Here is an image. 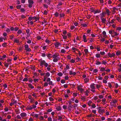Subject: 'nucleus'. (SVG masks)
Returning a JSON list of instances; mask_svg holds the SVG:
<instances>
[{"instance_id":"1","label":"nucleus","mask_w":121,"mask_h":121,"mask_svg":"<svg viewBox=\"0 0 121 121\" xmlns=\"http://www.w3.org/2000/svg\"><path fill=\"white\" fill-rule=\"evenodd\" d=\"M117 102V100L116 99H114L110 102L111 106L112 107H115L116 106V103Z\"/></svg>"},{"instance_id":"2","label":"nucleus","mask_w":121,"mask_h":121,"mask_svg":"<svg viewBox=\"0 0 121 121\" xmlns=\"http://www.w3.org/2000/svg\"><path fill=\"white\" fill-rule=\"evenodd\" d=\"M43 65H44L45 67H47L48 64L44 60H42L40 62V65L42 66Z\"/></svg>"},{"instance_id":"3","label":"nucleus","mask_w":121,"mask_h":121,"mask_svg":"<svg viewBox=\"0 0 121 121\" xmlns=\"http://www.w3.org/2000/svg\"><path fill=\"white\" fill-rule=\"evenodd\" d=\"M28 2L29 4L28 6V7L30 8H31L32 6V5L33 4V1L31 0H28Z\"/></svg>"},{"instance_id":"4","label":"nucleus","mask_w":121,"mask_h":121,"mask_svg":"<svg viewBox=\"0 0 121 121\" xmlns=\"http://www.w3.org/2000/svg\"><path fill=\"white\" fill-rule=\"evenodd\" d=\"M24 47L25 48V50L27 52H30L31 51L30 49L29 48L28 46V45L26 44L24 46Z\"/></svg>"},{"instance_id":"5","label":"nucleus","mask_w":121,"mask_h":121,"mask_svg":"<svg viewBox=\"0 0 121 121\" xmlns=\"http://www.w3.org/2000/svg\"><path fill=\"white\" fill-rule=\"evenodd\" d=\"M17 103V101L14 99L12 100V102L10 103V105L12 106L14 104H16Z\"/></svg>"},{"instance_id":"6","label":"nucleus","mask_w":121,"mask_h":121,"mask_svg":"<svg viewBox=\"0 0 121 121\" xmlns=\"http://www.w3.org/2000/svg\"><path fill=\"white\" fill-rule=\"evenodd\" d=\"M73 107V105H69L68 107V109L69 111H71V108H72Z\"/></svg>"},{"instance_id":"7","label":"nucleus","mask_w":121,"mask_h":121,"mask_svg":"<svg viewBox=\"0 0 121 121\" xmlns=\"http://www.w3.org/2000/svg\"><path fill=\"white\" fill-rule=\"evenodd\" d=\"M101 20V22L102 23L105 24L106 22V20L103 17H101L100 18Z\"/></svg>"},{"instance_id":"8","label":"nucleus","mask_w":121,"mask_h":121,"mask_svg":"<svg viewBox=\"0 0 121 121\" xmlns=\"http://www.w3.org/2000/svg\"><path fill=\"white\" fill-rule=\"evenodd\" d=\"M104 110L103 109H99L98 112L100 114H101L103 112H104Z\"/></svg>"},{"instance_id":"9","label":"nucleus","mask_w":121,"mask_h":121,"mask_svg":"<svg viewBox=\"0 0 121 121\" xmlns=\"http://www.w3.org/2000/svg\"><path fill=\"white\" fill-rule=\"evenodd\" d=\"M59 56V55L58 53H56L52 55V57L53 58H56L57 57Z\"/></svg>"},{"instance_id":"10","label":"nucleus","mask_w":121,"mask_h":121,"mask_svg":"<svg viewBox=\"0 0 121 121\" xmlns=\"http://www.w3.org/2000/svg\"><path fill=\"white\" fill-rule=\"evenodd\" d=\"M60 43L58 42H56L54 43V45L56 48H58Z\"/></svg>"},{"instance_id":"11","label":"nucleus","mask_w":121,"mask_h":121,"mask_svg":"<svg viewBox=\"0 0 121 121\" xmlns=\"http://www.w3.org/2000/svg\"><path fill=\"white\" fill-rule=\"evenodd\" d=\"M27 115L26 114L25 112H22L21 113L20 115L22 117H23L26 116Z\"/></svg>"},{"instance_id":"12","label":"nucleus","mask_w":121,"mask_h":121,"mask_svg":"<svg viewBox=\"0 0 121 121\" xmlns=\"http://www.w3.org/2000/svg\"><path fill=\"white\" fill-rule=\"evenodd\" d=\"M95 84L94 83H92L90 85L91 88L92 89H95Z\"/></svg>"},{"instance_id":"13","label":"nucleus","mask_w":121,"mask_h":121,"mask_svg":"<svg viewBox=\"0 0 121 121\" xmlns=\"http://www.w3.org/2000/svg\"><path fill=\"white\" fill-rule=\"evenodd\" d=\"M83 41L84 42H87V40H86V35H84L83 36Z\"/></svg>"},{"instance_id":"14","label":"nucleus","mask_w":121,"mask_h":121,"mask_svg":"<svg viewBox=\"0 0 121 121\" xmlns=\"http://www.w3.org/2000/svg\"><path fill=\"white\" fill-rule=\"evenodd\" d=\"M78 90L80 91L81 92H82L83 91V89L80 87L78 86Z\"/></svg>"},{"instance_id":"15","label":"nucleus","mask_w":121,"mask_h":121,"mask_svg":"<svg viewBox=\"0 0 121 121\" xmlns=\"http://www.w3.org/2000/svg\"><path fill=\"white\" fill-rule=\"evenodd\" d=\"M116 8L115 7H114L113 8L112 11V13L113 14H114L116 12L115 10L116 9Z\"/></svg>"},{"instance_id":"16","label":"nucleus","mask_w":121,"mask_h":121,"mask_svg":"<svg viewBox=\"0 0 121 121\" xmlns=\"http://www.w3.org/2000/svg\"><path fill=\"white\" fill-rule=\"evenodd\" d=\"M56 109L58 111H60L61 110V107L60 106H58L56 108Z\"/></svg>"},{"instance_id":"17","label":"nucleus","mask_w":121,"mask_h":121,"mask_svg":"<svg viewBox=\"0 0 121 121\" xmlns=\"http://www.w3.org/2000/svg\"><path fill=\"white\" fill-rule=\"evenodd\" d=\"M14 43H19V40L17 39H14Z\"/></svg>"},{"instance_id":"18","label":"nucleus","mask_w":121,"mask_h":121,"mask_svg":"<svg viewBox=\"0 0 121 121\" xmlns=\"http://www.w3.org/2000/svg\"><path fill=\"white\" fill-rule=\"evenodd\" d=\"M28 86L31 89H33L34 88V87L31 84H29L28 85Z\"/></svg>"},{"instance_id":"19","label":"nucleus","mask_w":121,"mask_h":121,"mask_svg":"<svg viewBox=\"0 0 121 121\" xmlns=\"http://www.w3.org/2000/svg\"><path fill=\"white\" fill-rule=\"evenodd\" d=\"M84 51L85 52V54L87 55L88 52V50L87 49H85L84 50Z\"/></svg>"},{"instance_id":"20","label":"nucleus","mask_w":121,"mask_h":121,"mask_svg":"<svg viewBox=\"0 0 121 121\" xmlns=\"http://www.w3.org/2000/svg\"><path fill=\"white\" fill-rule=\"evenodd\" d=\"M32 19L35 20V21H36L37 20H38L39 19L37 18L36 17H32Z\"/></svg>"},{"instance_id":"21","label":"nucleus","mask_w":121,"mask_h":121,"mask_svg":"<svg viewBox=\"0 0 121 121\" xmlns=\"http://www.w3.org/2000/svg\"><path fill=\"white\" fill-rule=\"evenodd\" d=\"M100 68V71H105V69L104 68V67L102 68V67H100L99 68Z\"/></svg>"},{"instance_id":"22","label":"nucleus","mask_w":121,"mask_h":121,"mask_svg":"<svg viewBox=\"0 0 121 121\" xmlns=\"http://www.w3.org/2000/svg\"><path fill=\"white\" fill-rule=\"evenodd\" d=\"M106 12L107 14V15H110V12L109 10L108 9H106Z\"/></svg>"},{"instance_id":"23","label":"nucleus","mask_w":121,"mask_h":121,"mask_svg":"<svg viewBox=\"0 0 121 121\" xmlns=\"http://www.w3.org/2000/svg\"><path fill=\"white\" fill-rule=\"evenodd\" d=\"M89 81V79L88 78H86L84 79V81L85 83H86L88 82Z\"/></svg>"},{"instance_id":"24","label":"nucleus","mask_w":121,"mask_h":121,"mask_svg":"<svg viewBox=\"0 0 121 121\" xmlns=\"http://www.w3.org/2000/svg\"><path fill=\"white\" fill-rule=\"evenodd\" d=\"M102 33H103V34L104 35V37H105L106 36V32L105 31H104Z\"/></svg>"},{"instance_id":"25","label":"nucleus","mask_w":121,"mask_h":121,"mask_svg":"<svg viewBox=\"0 0 121 121\" xmlns=\"http://www.w3.org/2000/svg\"><path fill=\"white\" fill-rule=\"evenodd\" d=\"M57 74L60 76H61L63 75V74L61 72H59L57 73Z\"/></svg>"},{"instance_id":"26","label":"nucleus","mask_w":121,"mask_h":121,"mask_svg":"<svg viewBox=\"0 0 121 121\" xmlns=\"http://www.w3.org/2000/svg\"><path fill=\"white\" fill-rule=\"evenodd\" d=\"M46 55L49 58H50L51 57V55L50 54H47Z\"/></svg>"},{"instance_id":"27","label":"nucleus","mask_w":121,"mask_h":121,"mask_svg":"<svg viewBox=\"0 0 121 121\" xmlns=\"http://www.w3.org/2000/svg\"><path fill=\"white\" fill-rule=\"evenodd\" d=\"M105 14V13L104 12H103L102 14H101L100 15H101V17H105V15L104 14Z\"/></svg>"},{"instance_id":"28","label":"nucleus","mask_w":121,"mask_h":121,"mask_svg":"<svg viewBox=\"0 0 121 121\" xmlns=\"http://www.w3.org/2000/svg\"><path fill=\"white\" fill-rule=\"evenodd\" d=\"M58 59L57 58H54L53 60V61L54 62H56L58 61Z\"/></svg>"},{"instance_id":"29","label":"nucleus","mask_w":121,"mask_h":121,"mask_svg":"<svg viewBox=\"0 0 121 121\" xmlns=\"http://www.w3.org/2000/svg\"><path fill=\"white\" fill-rule=\"evenodd\" d=\"M45 75L47 77H48L50 76V74L48 72H47L45 74Z\"/></svg>"},{"instance_id":"30","label":"nucleus","mask_w":121,"mask_h":121,"mask_svg":"<svg viewBox=\"0 0 121 121\" xmlns=\"http://www.w3.org/2000/svg\"><path fill=\"white\" fill-rule=\"evenodd\" d=\"M52 109L51 108L50 109H48V110L47 111L48 112H51L52 111Z\"/></svg>"},{"instance_id":"31","label":"nucleus","mask_w":121,"mask_h":121,"mask_svg":"<svg viewBox=\"0 0 121 121\" xmlns=\"http://www.w3.org/2000/svg\"><path fill=\"white\" fill-rule=\"evenodd\" d=\"M81 99L82 100H83V101H84L85 99V97L83 96L82 97Z\"/></svg>"},{"instance_id":"32","label":"nucleus","mask_w":121,"mask_h":121,"mask_svg":"<svg viewBox=\"0 0 121 121\" xmlns=\"http://www.w3.org/2000/svg\"><path fill=\"white\" fill-rule=\"evenodd\" d=\"M7 43H4L2 44V46L3 47H5L7 46Z\"/></svg>"},{"instance_id":"33","label":"nucleus","mask_w":121,"mask_h":121,"mask_svg":"<svg viewBox=\"0 0 121 121\" xmlns=\"http://www.w3.org/2000/svg\"><path fill=\"white\" fill-rule=\"evenodd\" d=\"M95 56L97 58H99L100 57V55L99 54H96Z\"/></svg>"},{"instance_id":"34","label":"nucleus","mask_w":121,"mask_h":121,"mask_svg":"<svg viewBox=\"0 0 121 121\" xmlns=\"http://www.w3.org/2000/svg\"><path fill=\"white\" fill-rule=\"evenodd\" d=\"M100 12V11H99L98 10H96L95 11L94 13L95 14L97 13H99Z\"/></svg>"},{"instance_id":"35","label":"nucleus","mask_w":121,"mask_h":121,"mask_svg":"<svg viewBox=\"0 0 121 121\" xmlns=\"http://www.w3.org/2000/svg\"><path fill=\"white\" fill-rule=\"evenodd\" d=\"M30 30L29 29H27L26 30V32L27 33V34L28 35L30 32Z\"/></svg>"},{"instance_id":"36","label":"nucleus","mask_w":121,"mask_h":121,"mask_svg":"<svg viewBox=\"0 0 121 121\" xmlns=\"http://www.w3.org/2000/svg\"><path fill=\"white\" fill-rule=\"evenodd\" d=\"M99 98L100 99L103 98L104 97V96L102 95H99L98 96Z\"/></svg>"},{"instance_id":"37","label":"nucleus","mask_w":121,"mask_h":121,"mask_svg":"<svg viewBox=\"0 0 121 121\" xmlns=\"http://www.w3.org/2000/svg\"><path fill=\"white\" fill-rule=\"evenodd\" d=\"M63 108L64 109H66L67 108V106L65 105H63Z\"/></svg>"},{"instance_id":"38","label":"nucleus","mask_w":121,"mask_h":121,"mask_svg":"<svg viewBox=\"0 0 121 121\" xmlns=\"http://www.w3.org/2000/svg\"><path fill=\"white\" fill-rule=\"evenodd\" d=\"M68 46H69L68 44H65V47L66 49H67L69 48Z\"/></svg>"},{"instance_id":"39","label":"nucleus","mask_w":121,"mask_h":121,"mask_svg":"<svg viewBox=\"0 0 121 121\" xmlns=\"http://www.w3.org/2000/svg\"><path fill=\"white\" fill-rule=\"evenodd\" d=\"M96 61L97 62L96 63V65H100L101 64V63L99 61Z\"/></svg>"},{"instance_id":"40","label":"nucleus","mask_w":121,"mask_h":121,"mask_svg":"<svg viewBox=\"0 0 121 121\" xmlns=\"http://www.w3.org/2000/svg\"><path fill=\"white\" fill-rule=\"evenodd\" d=\"M113 20H114L115 21V20H114V19H112V20L111 21V22H108L109 23L112 24V23H114V22Z\"/></svg>"},{"instance_id":"41","label":"nucleus","mask_w":121,"mask_h":121,"mask_svg":"<svg viewBox=\"0 0 121 121\" xmlns=\"http://www.w3.org/2000/svg\"><path fill=\"white\" fill-rule=\"evenodd\" d=\"M28 109L29 110H31L32 109V107L31 106H28Z\"/></svg>"},{"instance_id":"42","label":"nucleus","mask_w":121,"mask_h":121,"mask_svg":"<svg viewBox=\"0 0 121 121\" xmlns=\"http://www.w3.org/2000/svg\"><path fill=\"white\" fill-rule=\"evenodd\" d=\"M52 82V81H50L48 83L49 85H52L53 86L54 85L53 84Z\"/></svg>"},{"instance_id":"43","label":"nucleus","mask_w":121,"mask_h":121,"mask_svg":"<svg viewBox=\"0 0 121 121\" xmlns=\"http://www.w3.org/2000/svg\"><path fill=\"white\" fill-rule=\"evenodd\" d=\"M65 81L64 79H62L61 80V83H65Z\"/></svg>"},{"instance_id":"44","label":"nucleus","mask_w":121,"mask_h":121,"mask_svg":"<svg viewBox=\"0 0 121 121\" xmlns=\"http://www.w3.org/2000/svg\"><path fill=\"white\" fill-rule=\"evenodd\" d=\"M91 101H90L88 102V105L89 106H90L91 104Z\"/></svg>"},{"instance_id":"45","label":"nucleus","mask_w":121,"mask_h":121,"mask_svg":"<svg viewBox=\"0 0 121 121\" xmlns=\"http://www.w3.org/2000/svg\"><path fill=\"white\" fill-rule=\"evenodd\" d=\"M89 92L88 90H86V91L85 92V94L86 96H87L88 95V93Z\"/></svg>"},{"instance_id":"46","label":"nucleus","mask_w":121,"mask_h":121,"mask_svg":"<svg viewBox=\"0 0 121 121\" xmlns=\"http://www.w3.org/2000/svg\"><path fill=\"white\" fill-rule=\"evenodd\" d=\"M28 81V79L27 78H25L23 79V81L24 82H26Z\"/></svg>"},{"instance_id":"47","label":"nucleus","mask_w":121,"mask_h":121,"mask_svg":"<svg viewBox=\"0 0 121 121\" xmlns=\"http://www.w3.org/2000/svg\"><path fill=\"white\" fill-rule=\"evenodd\" d=\"M115 56V54L114 53H112L111 54V56H110L111 57H113Z\"/></svg>"},{"instance_id":"48","label":"nucleus","mask_w":121,"mask_h":121,"mask_svg":"<svg viewBox=\"0 0 121 121\" xmlns=\"http://www.w3.org/2000/svg\"><path fill=\"white\" fill-rule=\"evenodd\" d=\"M9 64L8 63H5L4 66L6 67H8V66Z\"/></svg>"},{"instance_id":"49","label":"nucleus","mask_w":121,"mask_h":121,"mask_svg":"<svg viewBox=\"0 0 121 121\" xmlns=\"http://www.w3.org/2000/svg\"><path fill=\"white\" fill-rule=\"evenodd\" d=\"M58 120H61L62 119V117L60 116H58Z\"/></svg>"},{"instance_id":"50","label":"nucleus","mask_w":121,"mask_h":121,"mask_svg":"<svg viewBox=\"0 0 121 121\" xmlns=\"http://www.w3.org/2000/svg\"><path fill=\"white\" fill-rule=\"evenodd\" d=\"M43 117L42 116H40V117L39 118V119L40 120H42L43 119Z\"/></svg>"},{"instance_id":"51","label":"nucleus","mask_w":121,"mask_h":121,"mask_svg":"<svg viewBox=\"0 0 121 121\" xmlns=\"http://www.w3.org/2000/svg\"><path fill=\"white\" fill-rule=\"evenodd\" d=\"M81 25H82L83 27H85L87 26V25L85 23L82 24Z\"/></svg>"},{"instance_id":"52","label":"nucleus","mask_w":121,"mask_h":121,"mask_svg":"<svg viewBox=\"0 0 121 121\" xmlns=\"http://www.w3.org/2000/svg\"><path fill=\"white\" fill-rule=\"evenodd\" d=\"M55 15L56 17H57L58 16L59 13L57 12H56L54 14Z\"/></svg>"},{"instance_id":"53","label":"nucleus","mask_w":121,"mask_h":121,"mask_svg":"<svg viewBox=\"0 0 121 121\" xmlns=\"http://www.w3.org/2000/svg\"><path fill=\"white\" fill-rule=\"evenodd\" d=\"M22 33V30H19L17 32V33L18 34H20Z\"/></svg>"},{"instance_id":"54","label":"nucleus","mask_w":121,"mask_h":121,"mask_svg":"<svg viewBox=\"0 0 121 121\" xmlns=\"http://www.w3.org/2000/svg\"><path fill=\"white\" fill-rule=\"evenodd\" d=\"M49 100L50 101H52L54 100V99L52 97H50L49 98Z\"/></svg>"},{"instance_id":"55","label":"nucleus","mask_w":121,"mask_h":121,"mask_svg":"<svg viewBox=\"0 0 121 121\" xmlns=\"http://www.w3.org/2000/svg\"><path fill=\"white\" fill-rule=\"evenodd\" d=\"M72 50H76L77 51H78V50L76 48L74 47L72 48Z\"/></svg>"},{"instance_id":"56","label":"nucleus","mask_w":121,"mask_h":121,"mask_svg":"<svg viewBox=\"0 0 121 121\" xmlns=\"http://www.w3.org/2000/svg\"><path fill=\"white\" fill-rule=\"evenodd\" d=\"M100 53L102 55H104L105 54V52H100Z\"/></svg>"},{"instance_id":"57","label":"nucleus","mask_w":121,"mask_h":121,"mask_svg":"<svg viewBox=\"0 0 121 121\" xmlns=\"http://www.w3.org/2000/svg\"><path fill=\"white\" fill-rule=\"evenodd\" d=\"M60 78L59 77H58L56 78V80L57 81H60Z\"/></svg>"},{"instance_id":"58","label":"nucleus","mask_w":121,"mask_h":121,"mask_svg":"<svg viewBox=\"0 0 121 121\" xmlns=\"http://www.w3.org/2000/svg\"><path fill=\"white\" fill-rule=\"evenodd\" d=\"M48 85V83L45 82L44 83V87L47 86Z\"/></svg>"},{"instance_id":"59","label":"nucleus","mask_w":121,"mask_h":121,"mask_svg":"<svg viewBox=\"0 0 121 121\" xmlns=\"http://www.w3.org/2000/svg\"><path fill=\"white\" fill-rule=\"evenodd\" d=\"M98 71V70L97 69H95L93 70V72L95 73H96Z\"/></svg>"},{"instance_id":"60","label":"nucleus","mask_w":121,"mask_h":121,"mask_svg":"<svg viewBox=\"0 0 121 121\" xmlns=\"http://www.w3.org/2000/svg\"><path fill=\"white\" fill-rule=\"evenodd\" d=\"M96 87L98 89L99 88H100L101 87V86L98 84H96Z\"/></svg>"},{"instance_id":"61","label":"nucleus","mask_w":121,"mask_h":121,"mask_svg":"<svg viewBox=\"0 0 121 121\" xmlns=\"http://www.w3.org/2000/svg\"><path fill=\"white\" fill-rule=\"evenodd\" d=\"M21 7V5H17L16 6V8L17 9H19Z\"/></svg>"},{"instance_id":"62","label":"nucleus","mask_w":121,"mask_h":121,"mask_svg":"<svg viewBox=\"0 0 121 121\" xmlns=\"http://www.w3.org/2000/svg\"><path fill=\"white\" fill-rule=\"evenodd\" d=\"M48 121H52V119L51 117H49L48 118Z\"/></svg>"},{"instance_id":"63","label":"nucleus","mask_w":121,"mask_h":121,"mask_svg":"<svg viewBox=\"0 0 121 121\" xmlns=\"http://www.w3.org/2000/svg\"><path fill=\"white\" fill-rule=\"evenodd\" d=\"M11 117L10 115H8L7 116V118L8 119H9L11 118Z\"/></svg>"},{"instance_id":"64","label":"nucleus","mask_w":121,"mask_h":121,"mask_svg":"<svg viewBox=\"0 0 121 121\" xmlns=\"http://www.w3.org/2000/svg\"><path fill=\"white\" fill-rule=\"evenodd\" d=\"M21 11L22 12H23L25 11V10L23 8H21L20 9Z\"/></svg>"}]
</instances>
